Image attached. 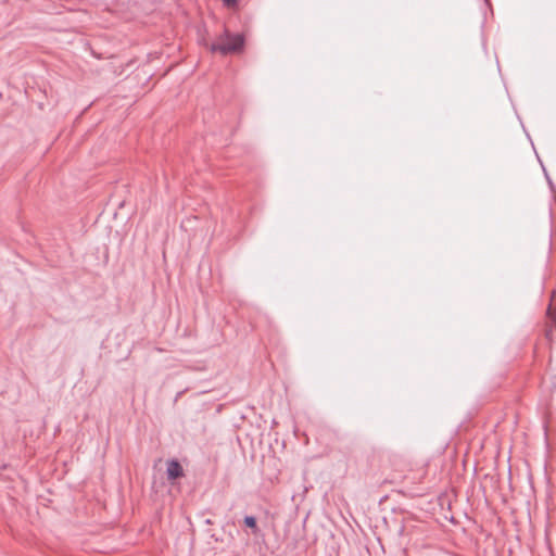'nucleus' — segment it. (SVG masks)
Here are the masks:
<instances>
[{"instance_id":"f03ea898","label":"nucleus","mask_w":556,"mask_h":556,"mask_svg":"<svg viewBox=\"0 0 556 556\" xmlns=\"http://www.w3.org/2000/svg\"><path fill=\"white\" fill-rule=\"evenodd\" d=\"M166 475L168 480H176L184 476V469L180 463L172 459L167 464Z\"/></svg>"},{"instance_id":"f257e3e1","label":"nucleus","mask_w":556,"mask_h":556,"mask_svg":"<svg viewBox=\"0 0 556 556\" xmlns=\"http://www.w3.org/2000/svg\"><path fill=\"white\" fill-rule=\"evenodd\" d=\"M244 47V36L242 34H232L228 29L218 36L217 40L210 47L211 52H218L222 55L239 53Z\"/></svg>"},{"instance_id":"423d86ee","label":"nucleus","mask_w":556,"mask_h":556,"mask_svg":"<svg viewBox=\"0 0 556 556\" xmlns=\"http://www.w3.org/2000/svg\"><path fill=\"white\" fill-rule=\"evenodd\" d=\"M547 315H548L549 317H552V309H551V306H549V307H548V309H547Z\"/></svg>"},{"instance_id":"39448f33","label":"nucleus","mask_w":556,"mask_h":556,"mask_svg":"<svg viewBox=\"0 0 556 556\" xmlns=\"http://www.w3.org/2000/svg\"><path fill=\"white\" fill-rule=\"evenodd\" d=\"M554 327H556V317L555 316H553L552 325H551L549 330L547 331V336L552 332Z\"/></svg>"},{"instance_id":"7ed1b4c3","label":"nucleus","mask_w":556,"mask_h":556,"mask_svg":"<svg viewBox=\"0 0 556 556\" xmlns=\"http://www.w3.org/2000/svg\"><path fill=\"white\" fill-rule=\"evenodd\" d=\"M243 522L248 528L252 530L253 534H257L260 532V528L254 516H245Z\"/></svg>"},{"instance_id":"20e7f679","label":"nucleus","mask_w":556,"mask_h":556,"mask_svg":"<svg viewBox=\"0 0 556 556\" xmlns=\"http://www.w3.org/2000/svg\"><path fill=\"white\" fill-rule=\"evenodd\" d=\"M226 7H233L237 4V0H223Z\"/></svg>"}]
</instances>
